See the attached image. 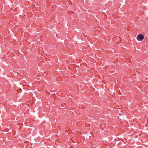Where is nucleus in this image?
Returning a JSON list of instances; mask_svg holds the SVG:
<instances>
[{"label": "nucleus", "instance_id": "1", "mask_svg": "<svg viewBox=\"0 0 148 148\" xmlns=\"http://www.w3.org/2000/svg\"><path fill=\"white\" fill-rule=\"evenodd\" d=\"M144 38V36L142 34H138L137 37V40L139 41L142 40Z\"/></svg>", "mask_w": 148, "mask_h": 148}, {"label": "nucleus", "instance_id": "2", "mask_svg": "<svg viewBox=\"0 0 148 148\" xmlns=\"http://www.w3.org/2000/svg\"><path fill=\"white\" fill-rule=\"evenodd\" d=\"M71 65H75V64H71Z\"/></svg>", "mask_w": 148, "mask_h": 148}]
</instances>
